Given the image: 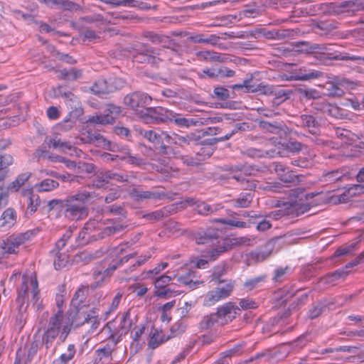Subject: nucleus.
<instances>
[{"label": "nucleus", "instance_id": "f257e3e1", "mask_svg": "<svg viewBox=\"0 0 364 364\" xmlns=\"http://www.w3.org/2000/svg\"><path fill=\"white\" fill-rule=\"evenodd\" d=\"M30 299L37 310L42 309L41 301H39V290L37 279L32 275H23L22 284L18 291L16 301L18 304V313L16 317V324L21 329L25 325L28 314L27 306H25L26 299Z\"/></svg>", "mask_w": 364, "mask_h": 364}, {"label": "nucleus", "instance_id": "f03ea898", "mask_svg": "<svg viewBox=\"0 0 364 364\" xmlns=\"http://www.w3.org/2000/svg\"><path fill=\"white\" fill-rule=\"evenodd\" d=\"M70 331L71 325L70 322H64L63 311L58 310L49 318L45 327L42 338L43 344L48 350L53 346L58 337L61 343H64Z\"/></svg>", "mask_w": 364, "mask_h": 364}, {"label": "nucleus", "instance_id": "7ed1b4c3", "mask_svg": "<svg viewBox=\"0 0 364 364\" xmlns=\"http://www.w3.org/2000/svg\"><path fill=\"white\" fill-rule=\"evenodd\" d=\"M92 198V194L85 190L68 196L64 200L63 208L65 216L70 220H80L88 215L85 203Z\"/></svg>", "mask_w": 364, "mask_h": 364}, {"label": "nucleus", "instance_id": "20e7f679", "mask_svg": "<svg viewBox=\"0 0 364 364\" xmlns=\"http://www.w3.org/2000/svg\"><path fill=\"white\" fill-rule=\"evenodd\" d=\"M311 49L312 52L317 53L316 58L323 64L328 61L336 60H350L355 61L359 64H364V56L350 55L347 53L331 52V49L326 46L315 44Z\"/></svg>", "mask_w": 364, "mask_h": 364}, {"label": "nucleus", "instance_id": "39448f33", "mask_svg": "<svg viewBox=\"0 0 364 364\" xmlns=\"http://www.w3.org/2000/svg\"><path fill=\"white\" fill-rule=\"evenodd\" d=\"M70 323L71 326L74 325L76 327L87 325L89 326L88 333H92L100 324L98 311L95 308L87 311L82 309H77Z\"/></svg>", "mask_w": 364, "mask_h": 364}, {"label": "nucleus", "instance_id": "423d86ee", "mask_svg": "<svg viewBox=\"0 0 364 364\" xmlns=\"http://www.w3.org/2000/svg\"><path fill=\"white\" fill-rule=\"evenodd\" d=\"M36 233V231L32 230L17 235H11L2 240L0 242V252L3 255L17 254L19 252L20 247L33 237Z\"/></svg>", "mask_w": 364, "mask_h": 364}, {"label": "nucleus", "instance_id": "0eeeda50", "mask_svg": "<svg viewBox=\"0 0 364 364\" xmlns=\"http://www.w3.org/2000/svg\"><path fill=\"white\" fill-rule=\"evenodd\" d=\"M151 101L152 98L148 94L141 92H132L124 98V105L130 108L140 119L147 109L146 107L151 104Z\"/></svg>", "mask_w": 364, "mask_h": 364}, {"label": "nucleus", "instance_id": "6e6552de", "mask_svg": "<svg viewBox=\"0 0 364 364\" xmlns=\"http://www.w3.org/2000/svg\"><path fill=\"white\" fill-rule=\"evenodd\" d=\"M235 287V282L230 279L225 283H218L213 289L208 291L203 297V305L210 306L217 302L229 297Z\"/></svg>", "mask_w": 364, "mask_h": 364}, {"label": "nucleus", "instance_id": "1a4fd4ad", "mask_svg": "<svg viewBox=\"0 0 364 364\" xmlns=\"http://www.w3.org/2000/svg\"><path fill=\"white\" fill-rule=\"evenodd\" d=\"M134 50L135 53L133 54V59L134 61L140 63H156L157 59L160 58L158 57L160 55V50L151 47L145 43H138L134 45Z\"/></svg>", "mask_w": 364, "mask_h": 364}, {"label": "nucleus", "instance_id": "9d476101", "mask_svg": "<svg viewBox=\"0 0 364 364\" xmlns=\"http://www.w3.org/2000/svg\"><path fill=\"white\" fill-rule=\"evenodd\" d=\"M133 325V321L130 318V312L127 311L124 312L120 318V322L117 327L115 328L114 321L108 322L105 328H107L110 333L111 337L117 340L119 339L123 335L127 334L132 328Z\"/></svg>", "mask_w": 364, "mask_h": 364}, {"label": "nucleus", "instance_id": "9b49d317", "mask_svg": "<svg viewBox=\"0 0 364 364\" xmlns=\"http://www.w3.org/2000/svg\"><path fill=\"white\" fill-rule=\"evenodd\" d=\"M121 112L120 107L109 104L106 106L102 114L92 116L88 122L92 124L102 125L113 124Z\"/></svg>", "mask_w": 364, "mask_h": 364}, {"label": "nucleus", "instance_id": "f8f14e48", "mask_svg": "<svg viewBox=\"0 0 364 364\" xmlns=\"http://www.w3.org/2000/svg\"><path fill=\"white\" fill-rule=\"evenodd\" d=\"M171 116L172 111L162 107H148L141 120L147 124L166 122Z\"/></svg>", "mask_w": 364, "mask_h": 364}, {"label": "nucleus", "instance_id": "ddd939ff", "mask_svg": "<svg viewBox=\"0 0 364 364\" xmlns=\"http://www.w3.org/2000/svg\"><path fill=\"white\" fill-rule=\"evenodd\" d=\"M135 255L136 254H129L119 259L113 260L112 263L109 265V267L103 272L100 271L94 272L93 277L95 279H97L99 277H101L102 278L100 280L97 281L95 284H92V287L96 288L100 287L102 284L105 278L109 277L117 268L122 266L124 263L127 262L129 260V259L134 258Z\"/></svg>", "mask_w": 364, "mask_h": 364}, {"label": "nucleus", "instance_id": "4468645a", "mask_svg": "<svg viewBox=\"0 0 364 364\" xmlns=\"http://www.w3.org/2000/svg\"><path fill=\"white\" fill-rule=\"evenodd\" d=\"M195 240L199 245L214 246L220 243L219 232L213 228L200 230L195 233Z\"/></svg>", "mask_w": 364, "mask_h": 364}, {"label": "nucleus", "instance_id": "2eb2a0df", "mask_svg": "<svg viewBox=\"0 0 364 364\" xmlns=\"http://www.w3.org/2000/svg\"><path fill=\"white\" fill-rule=\"evenodd\" d=\"M294 124L296 126L307 130L313 135H317L320 132L319 123L312 115L301 114L296 117Z\"/></svg>", "mask_w": 364, "mask_h": 364}, {"label": "nucleus", "instance_id": "dca6fc26", "mask_svg": "<svg viewBox=\"0 0 364 364\" xmlns=\"http://www.w3.org/2000/svg\"><path fill=\"white\" fill-rule=\"evenodd\" d=\"M314 109L335 118H343V109L336 105L328 103L321 97L312 103Z\"/></svg>", "mask_w": 364, "mask_h": 364}, {"label": "nucleus", "instance_id": "f3484780", "mask_svg": "<svg viewBox=\"0 0 364 364\" xmlns=\"http://www.w3.org/2000/svg\"><path fill=\"white\" fill-rule=\"evenodd\" d=\"M235 71L228 69L226 67L211 68L203 69L198 72V75L200 79H216L220 77H230L235 75Z\"/></svg>", "mask_w": 364, "mask_h": 364}, {"label": "nucleus", "instance_id": "a211bd4d", "mask_svg": "<svg viewBox=\"0 0 364 364\" xmlns=\"http://www.w3.org/2000/svg\"><path fill=\"white\" fill-rule=\"evenodd\" d=\"M239 309L232 302H228L218 308L215 315L218 323L225 325L235 318L237 310Z\"/></svg>", "mask_w": 364, "mask_h": 364}, {"label": "nucleus", "instance_id": "6ab92c4d", "mask_svg": "<svg viewBox=\"0 0 364 364\" xmlns=\"http://www.w3.org/2000/svg\"><path fill=\"white\" fill-rule=\"evenodd\" d=\"M232 178L240 182L244 189L252 190L256 187V183L254 181H250L249 178H245L247 175V168L244 166H232L230 168Z\"/></svg>", "mask_w": 364, "mask_h": 364}, {"label": "nucleus", "instance_id": "aec40b11", "mask_svg": "<svg viewBox=\"0 0 364 364\" xmlns=\"http://www.w3.org/2000/svg\"><path fill=\"white\" fill-rule=\"evenodd\" d=\"M323 76V73L321 71L310 69L306 67H302L296 70L291 76L288 78L290 80H311L318 79Z\"/></svg>", "mask_w": 364, "mask_h": 364}, {"label": "nucleus", "instance_id": "412c9836", "mask_svg": "<svg viewBox=\"0 0 364 364\" xmlns=\"http://www.w3.org/2000/svg\"><path fill=\"white\" fill-rule=\"evenodd\" d=\"M131 197L136 200L141 201L146 199L161 200L166 196L163 191H141L139 189H133L130 193Z\"/></svg>", "mask_w": 364, "mask_h": 364}, {"label": "nucleus", "instance_id": "4be33fe9", "mask_svg": "<svg viewBox=\"0 0 364 364\" xmlns=\"http://www.w3.org/2000/svg\"><path fill=\"white\" fill-rule=\"evenodd\" d=\"M274 170L279 179L287 183L296 184L299 183V176L293 173L287 167L280 163H274Z\"/></svg>", "mask_w": 364, "mask_h": 364}, {"label": "nucleus", "instance_id": "5701e85b", "mask_svg": "<svg viewBox=\"0 0 364 364\" xmlns=\"http://www.w3.org/2000/svg\"><path fill=\"white\" fill-rule=\"evenodd\" d=\"M308 200H298L291 199L289 201L287 214L299 216L308 212L312 206Z\"/></svg>", "mask_w": 364, "mask_h": 364}, {"label": "nucleus", "instance_id": "b1692460", "mask_svg": "<svg viewBox=\"0 0 364 364\" xmlns=\"http://www.w3.org/2000/svg\"><path fill=\"white\" fill-rule=\"evenodd\" d=\"M89 294L87 286H80L75 292L71 300V306L76 310L86 306V300Z\"/></svg>", "mask_w": 364, "mask_h": 364}, {"label": "nucleus", "instance_id": "393cba45", "mask_svg": "<svg viewBox=\"0 0 364 364\" xmlns=\"http://www.w3.org/2000/svg\"><path fill=\"white\" fill-rule=\"evenodd\" d=\"M220 38L215 34L206 35L196 33L188 38V40L194 43H203L205 45L217 46Z\"/></svg>", "mask_w": 364, "mask_h": 364}, {"label": "nucleus", "instance_id": "a878e982", "mask_svg": "<svg viewBox=\"0 0 364 364\" xmlns=\"http://www.w3.org/2000/svg\"><path fill=\"white\" fill-rule=\"evenodd\" d=\"M17 214L16 210L12 208L6 209L0 218V228L4 230L9 229L14 226L16 223Z\"/></svg>", "mask_w": 364, "mask_h": 364}, {"label": "nucleus", "instance_id": "bb28decb", "mask_svg": "<svg viewBox=\"0 0 364 364\" xmlns=\"http://www.w3.org/2000/svg\"><path fill=\"white\" fill-rule=\"evenodd\" d=\"M273 248V243L267 242L260 250L251 252L250 257L256 262H263L271 255Z\"/></svg>", "mask_w": 364, "mask_h": 364}, {"label": "nucleus", "instance_id": "cd10ccee", "mask_svg": "<svg viewBox=\"0 0 364 364\" xmlns=\"http://www.w3.org/2000/svg\"><path fill=\"white\" fill-rule=\"evenodd\" d=\"M245 154L251 158H273L278 156V154H281V151L273 149H259L255 148H249L245 151Z\"/></svg>", "mask_w": 364, "mask_h": 364}, {"label": "nucleus", "instance_id": "c85d7f7f", "mask_svg": "<svg viewBox=\"0 0 364 364\" xmlns=\"http://www.w3.org/2000/svg\"><path fill=\"white\" fill-rule=\"evenodd\" d=\"M302 148L303 144L301 142L296 140H289L284 142L279 141L273 149L279 150L281 151V154L279 155L282 156V151L286 150L289 152L295 154L299 152Z\"/></svg>", "mask_w": 364, "mask_h": 364}, {"label": "nucleus", "instance_id": "c756f323", "mask_svg": "<svg viewBox=\"0 0 364 364\" xmlns=\"http://www.w3.org/2000/svg\"><path fill=\"white\" fill-rule=\"evenodd\" d=\"M24 196L27 197L26 214L34 213L41 204V199L38 194L34 193L31 190H26L23 192Z\"/></svg>", "mask_w": 364, "mask_h": 364}, {"label": "nucleus", "instance_id": "7c9ffc66", "mask_svg": "<svg viewBox=\"0 0 364 364\" xmlns=\"http://www.w3.org/2000/svg\"><path fill=\"white\" fill-rule=\"evenodd\" d=\"M41 3L45 4L48 7L62 8L68 11H77L80 6L73 1L65 0H41Z\"/></svg>", "mask_w": 364, "mask_h": 364}, {"label": "nucleus", "instance_id": "2f4dec72", "mask_svg": "<svg viewBox=\"0 0 364 364\" xmlns=\"http://www.w3.org/2000/svg\"><path fill=\"white\" fill-rule=\"evenodd\" d=\"M197 57L200 59L208 62H225L228 57L225 54H221L215 51H199L196 53Z\"/></svg>", "mask_w": 364, "mask_h": 364}, {"label": "nucleus", "instance_id": "473e14b6", "mask_svg": "<svg viewBox=\"0 0 364 364\" xmlns=\"http://www.w3.org/2000/svg\"><path fill=\"white\" fill-rule=\"evenodd\" d=\"M90 89L95 95H99L102 97L113 91L112 86H111L105 79H99L95 81Z\"/></svg>", "mask_w": 364, "mask_h": 364}, {"label": "nucleus", "instance_id": "72a5a7b5", "mask_svg": "<svg viewBox=\"0 0 364 364\" xmlns=\"http://www.w3.org/2000/svg\"><path fill=\"white\" fill-rule=\"evenodd\" d=\"M193 120L194 122L193 126H202L218 123L223 120V118L207 112H203L200 115L193 117Z\"/></svg>", "mask_w": 364, "mask_h": 364}, {"label": "nucleus", "instance_id": "f704fd0d", "mask_svg": "<svg viewBox=\"0 0 364 364\" xmlns=\"http://www.w3.org/2000/svg\"><path fill=\"white\" fill-rule=\"evenodd\" d=\"M106 4H111L113 6H125V7H139L143 10H147L150 9L146 4L143 2H139L136 0H101Z\"/></svg>", "mask_w": 364, "mask_h": 364}, {"label": "nucleus", "instance_id": "c9c22d12", "mask_svg": "<svg viewBox=\"0 0 364 364\" xmlns=\"http://www.w3.org/2000/svg\"><path fill=\"white\" fill-rule=\"evenodd\" d=\"M142 37L149 41L153 44L164 45L169 41V38L161 33L152 31H145L142 33Z\"/></svg>", "mask_w": 364, "mask_h": 364}, {"label": "nucleus", "instance_id": "e433bc0d", "mask_svg": "<svg viewBox=\"0 0 364 364\" xmlns=\"http://www.w3.org/2000/svg\"><path fill=\"white\" fill-rule=\"evenodd\" d=\"M259 127L264 132L279 134L281 132H284L283 124L278 122H274L272 123L261 120L259 122Z\"/></svg>", "mask_w": 364, "mask_h": 364}, {"label": "nucleus", "instance_id": "4c0bfd02", "mask_svg": "<svg viewBox=\"0 0 364 364\" xmlns=\"http://www.w3.org/2000/svg\"><path fill=\"white\" fill-rule=\"evenodd\" d=\"M348 274V272L344 269H338L336 271L326 274L325 277L320 278L319 283L325 284H331L340 278L346 277Z\"/></svg>", "mask_w": 364, "mask_h": 364}, {"label": "nucleus", "instance_id": "58836bf2", "mask_svg": "<svg viewBox=\"0 0 364 364\" xmlns=\"http://www.w3.org/2000/svg\"><path fill=\"white\" fill-rule=\"evenodd\" d=\"M200 139V135H197L196 133H191L186 136H180L177 134L174 136V144L180 146H184L189 145L191 142L197 143Z\"/></svg>", "mask_w": 364, "mask_h": 364}, {"label": "nucleus", "instance_id": "ea45409f", "mask_svg": "<svg viewBox=\"0 0 364 364\" xmlns=\"http://www.w3.org/2000/svg\"><path fill=\"white\" fill-rule=\"evenodd\" d=\"M196 272L193 270H188L184 274L178 275L177 277L178 282L191 289H194L199 284L198 281H195Z\"/></svg>", "mask_w": 364, "mask_h": 364}, {"label": "nucleus", "instance_id": "a19ab883", "mask_svg": "<svg viewBox=\"0 0 364 364\" xmlns=\"http://www.w3.org/2000/svg\"><path fill=\"white\" fill-rule=\"evenodd\" d=\"M137 131L141 136L146 139L150 143L154 145L160 144L159 129L152 130L139 129Z\"/></svg>", "mask_w": 364, "mask_h": 364}, {"label": "nucleus", "instance_id": "79ce46f5", "mask_svg": "<svg viewBox=\"0 0 364 364\" xmlns=\"http://www.w3.org/2000/svg\"><path fill=\"white\" fill-rule=\"evenodd\" d=\"M31 176V172L22 173L19 174L17 178L8 186L6 188L12 192H16L30 178Z\"/></svg>", "mask_w": 364, "mask_h": 364}, {"label": "nucleus", "instance_id": "37998d69", "mask_svg": "<svg viewBox=\"0 0 364 364\" xmlns=\"http://www.w3.org/2000/svg\"><path fill=\"white\" fill-rule=\"evenodd\" d=\"M59 183L57 181L50 178H46L35 186L38 192H49L57 188Z\"/></svg>", "mask_w": 364, "mask_h": 364}, {"label": "nucleus", "instance_id": "c03bdc74", "mask_svg": "<svg viewBox=\"0 0 364 364\" xmlns=\"http://www.w3.org/2000/svg\"><path fill=\"white\" fill-rule=\"evenodd\" d=\"M82 76V70L77 68L62 69L58 71V77L62 80H75Z\"/></svg>", "mask_w": 364, "mask_h": 364}, {"label": "nucleus", "instance_id": "a18cd8bd", "mask_svg": "<svg viewBox=\"0 0 364 364\" xmlns=\"http://www.w3.org/2000/svg\"><path fill=\"white\" fill-rule=\"evenodd\" d=\"M251 92H259L265 95H277V92L273 85L261 82L257 85H252Z\"/></svg>", "mask_w": 364, "mask_h": 364}, {"label": "nucleus", "instance_id": "49530a36", "mask_svg": "<svg viewBox=\"0 0 364 364\" xmlns=\"http://www.w3.org/2000/svg\"><path fill=\"white\" fill-rule=\"evenodd\" d=\"M14 157L9 154L0 155V181L6 177V170L14 163Z\"/></svg>", "mask_w": 364, "mask_h": 364}, {"label": "nucleus", "instance_id": "de8ad7c7", "mask_svg": "<svg viewBox=\"0 0 364 364\" xmlns=\"http://www.w3.org/2000/svg\"><path fill=\"white\" fill-rule=\"evenodd\" d=\"M170 122H173L176 125L180 127L188 128L193 126L194 122L193 118H186L181 117V114L172 112V116L170 118Z\"/></svg>", "mask_w": 364, "mask_h": 364}, {"label": "nucleus", "instance_id": "09e8293b", "mask_svg": "<svg viewBox=\"0 0 364 364\" xmlns=\"http://www.w3.org/2000/svg\"><path fill=\"white\" fill-rule=\"evenodd\" d=\"M252 200L251 193H242L239 197L232 200L233 206L235 208H247Z\"/></svg>", "mask_w": 364, "mask_h": 364}, {"label": "nucleus", "instance_id": "8fccbe9b", "mask_svg": "<svg viewBox=\"0 0 364 364\" xmlns=\"http://www.w3.org/2000/svg\"><path fill=\"white\" fill-rule=\"evenodd\" d=\"M54 256L53 264L55 269H60L66 266L69 261V256L66 252L60 253H50Z\"/></svg>", "mask_w": 364, "mask_h": 364}, {"label": "nucleus", "instance_id": "3c124183", "mask_svg": "<svg viewBox=\"0 0 364 364\" xmlns=\"http://www.w3.org/2000/svg\"><path fill=\"white\" fill-rule=\"evenodd\" d=\"M124 154H127V156H120V160L124 161L127 163L134 165L137 166H141L146 164L145 160L139 157L138 156H133L131 154L130 150L129 149H124Z\"/></svg>", "mask_w": 364, "mask_h": 364}, {"label": "nucleus", "instance_id": "603ef678", "mask_svg": "<svg viewBox=\"0 0 364 364\" xmlns=\"http://www.w3.org/2000/svg\"><path fill=\"white\" fill-rule=\"evenodd\" d=\"M345 82L344 80L341 81L339 83L336 82H328L326 85V90L328 92V95L332 97H341L344 95L345 92L341 87V86Z\"/></svg>", "mask_w": 364, "mask_h": 364}, {"label": "nucleus", "instance_id": "864d4df0", "mask_svg": "<svg viewBox=\"0 0 364 364\" xmlns=\"http://www.w3.org/2000/svg\"><path fill=\"white\" fill-rule=\"evenodd\" d=\"M345 176V173L339 170H334L328 172L321 176V181L325 183H331L340 181Z\"/></svg>", "mask_w": 364, "mask_h": 364}, {"label": "nucleus", "instance_id": "5fc2aeb1", "mask_svg": "<svg viewBox=\"0 0 364 364\" xmlns=\"http://www.w3.org/2000/svg\"><path fill=\"white\" fill-rule=\"evenodd\" d=\"M48 147L52 146L53 149H58L62 151L72 150L73 146L68 142L62 141L60 139H49L48 142Z\"/></svg>", "mask_w": 364, "mask_h": 364}, {"label": "nucleus", "instance_id": "6e6d98bb", "mask_svg": "<svg viewBox=\"0 0 364 364\" xmlns=\"http://www.w3.org/2000/svg\"><path fill=\"white\" fill-rule=\"evenodd\" d=\"M228 270L226 263H220L213 268L212 273V280L217 281L218 283H225L226 280H221L220 277L224 275Z\"/></svg>", "mask_w": 364, "mask_h": 364}, {"label": "nucleus", "instance_id": "4d7b16f0", "mask_svg": "<svg viewBox=\"0 0 364 364\" xmlns=\"http://www.w3.org/2000/svg\"><path fill=\"white\" fill-rule=\"evenodd\" d=\"M298 93L299 94L301 98L306 100H314L315 101H316L321 97L320 92L313 88H299L298 90Z\"/></svg>", "mask_w": 364, "mask_h": 364}, {"label": "nucleus", "instance_id": "13d9d810", "mask_svg": "<svg viewBox=\"0 0 364 364\" xmlns=\"http://www.w3.org/2000/svg\"><path fill=\"white\" fill-rule=\"evenodd\" d=\"M317 193H306L305 190L302 188H297L291 190V199L304 200L313 198Z\"/></svg>", "mask_w": 364, "mask_h": 364}, {"label": "nucleus", "instance_id": "bf43d9fd", "mask_svg": "<svg viewBox=\"0 0 364 364\" xmlns=\"http://www.w3.org/2000/svg\"><path fill=\"white\" fill-rule=\"evenodd\" d=\"M60 95L64 98L65 103L70 107V109H77L79 105V100L77 96L70 92H62L59 90Z\"/></svg>", "mask_w": 364, "mask_h": 364}, {"label": "nucleus", "instance_id": "052dcab7", "mask_svg": "<svg viewBox=\"0 0 364 364\" xmlns=\"http://www.w3.org/2000/svg\"><path fill=\"white\" fill-rule=\"evenodd\" d=\"M150 339L149 341V346L154 349L159 346L161 343L165 342L168 338L164 339L160 336L159 332L156 329H154L150 333Z\"/></svg>", "mask_w": 364, "mask_h": 364}, {"label": "nucleus", "instance_id": "680f3d73", "mask_svg": "<svg viewBox=\"0 0 364 364\" xmlns=\"http://www.w3.org/2000/svg\"><path fill=\"white\" fill-rule=\"evenodd\" d=\"M108 171L97 173L92 181V186L100 188L105 186L109 181Z\"/></svg>", "mask_w": 364, "mask_h": 364}, {"label": "nucleus", "instance_id": "e2e57ef3", "mask_svg": "<svg viewBox=\"0 0 364 364\" xmlns=\"http://www.w3.org/2000/svg\"><path fill=\"white\" fill-rule=\"evenodd\" d=\"M343 7L352 12L362 11L364 10V0H351L346 1L343 3Z\"/></svg>", "mask_w": 364, "mask_h": 364}, {"label": "nucleus", "instance_id": "0e129e2a", "mask_svg": "<svg viewBox=\"0 0 364 364\" xmlns=\"http://www.w3.org/2000/svg\"><path fill=\"white\" fill-rule=\"evenodd\" d=\"M71 235V231H67L63 237L57 241L55 248L50 251V253H60V252H64L63 249L65 247L68 240L70 238Z\"/></svg>", "mask_w": 364, "mask_h": 364}, {"label": "nucleus", "instance_id": "69168bd1", "mask_svg": "<svg viewBox=\"0 0 364 364\" xmlns=\"http://www.w3.org/2000/svg\"><path fill=\"white\" fill-rule=\"evenodd\" d=\"M265 279V275H261L257 277L249 279L244 283V287L247 290L251 291L255 288L259 287L261 283L264 282Z\"/></svg>", "mask_w": 364, "mask_h": 364}, {"label": "nucleus", "instance_id": "338daca9", "mask_svg": "<svg viewBox=\"0 0 364 364\" xmlns=\"http://www.w3.org/2000/svg\"><path fill=\"white\" fill-rule=\"evenodd\" d=\"M76 353V348L75 344H69L67 347L66 351L62 353L58 358L64 363L68 364L71 360L73 359Z\"/></svg>", "mask_w": 364, "mask_h": 364}, {"label": "nucleus", "instance_id": "774afa93", "mask_svg": "<svg viewBox=\"0 0 364 364\" xmlns=\"http://www.w3.org/2000/svg\"><path fill=\"white\" fill-rule=\"evenodd\" d=\"M215 323H218L217 315H215V314H212L203 318L200 322V328L203 330L208 329Z\"/></svg>", "mask_w": 364, "mask_h": 364}]
</instances>
